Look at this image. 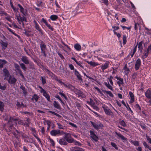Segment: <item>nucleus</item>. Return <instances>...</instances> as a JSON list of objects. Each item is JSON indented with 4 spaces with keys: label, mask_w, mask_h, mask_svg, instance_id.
<instances>
[{
    "label": "nucleus",
    "mask_w": 151,
    "mask_h": 151,
    "mask_svg": "<svg viewBox=\"0 0 151 151\" xmlns=\"http://www.w3.org/2000/svg\"><path fill=\"white\" fill-rule=\"evenodd\" d=\"M12 123H15L17 125L18 124H23V122L22 120H18L17 119L10 117L8 122V124L11 127L13 125V124Z\"/></svg>",
    "instance_id": "1"
},
{
    "label": "nucleus",
    "mask_w": 151,
    "mask_h": 151,
    "mask_svg": "<svg viewBox=\"0 0 151 151\" xmlns=\"http://www.w3.org/2000/svg\"><path fill=\"white\" fill-rule=\"evenodd\" d=\"M64 138L66 141L69 143H71L74 141V139L71 137V134L70 133H65Z\"/></svg>",
    "instance_id": "2"
},
{
    "label": "nucleus",
    "mask_w": 151,
    "mask_h": 151,
    "mask_svg": "<svg viewBox=\"0 0 151 151\" xmlns=\"http://www.w3.org/2000/svg\"><path fill=\"white\" fill-rule=\"evenodd\" d=\"M91 123L93 127L96 129L101 128L103 127V125L100 122H92L91 121Z\"/></svg>",
    "instance_id": "3"
},
{
    "label": "nucleus",
    "mask_w": 151,
    "mask_h": 151,
    "mask_svg": "<svg viewBox=\"0 0 151 151\" xmlns=\"http://www.w3.org/2000/svg\"><path fill=\"white\" fill-rule=\"evenodd\" d=\"M6 79L7 80L8 83L11 84H14L17 81V79L11 76Z\"/></svg>",
    "instance_id": "4"
},
{
    "label": "nucleus",
    "mask_w": 151,
    "mask_h": 151,
    "mask_svg": "<svg viewBox=\"0 0 151 151\" xmlns=\"http://www.w3.org/2000/svg\"><path fill=\"white\" fill-rule=\"evenodd\" d=\"M102 107L104 110L106 114L107 115H109L110 114L111 112V110L107 106L104 104H103L102 106Z\"/></svg>",
    "instance_id": "5"
},
{
    "label": "nucleus",
    "mask_w": 151,
    "mask_h": 151,
    "mask_svg": "<svg viewBox=\"0 0 151 151\" xmlns=\"http://www.w3.org/2000/svg\"><path fill=\"white\" fill-rule=\"evenodd\" d=\"M40 47L41 50V53L45 57L46 54H45V50L46 49V45L43 43H41L40 44Z\"/></svg>",
    "instance_id": "6"
},
{
    "label": "nucleus",
    "mask_w": 151,
    "mask_h": 151,
    "mask_svg": "<svg viewBox=\"0 0 151 151\" xmlns=\"http://www.w3.org/2000/svg\"><path fill=\"white\" fill-rule=\"evenodd\" d=\"M141 64V60L138 58L136 61L135 64V68L136 70H138Z\"/></svg>",
    "instance_id": "7"
},
{
    "label": "nucleus",
    "mask_w": 151,
    "mask_h": 151,
    "mask_svg": "<svg viewBox=\"0 0 151 151\" xmlns=\"http://www.w3.org/2000/svg\"><path fill=\"white\" fill-rule=\"evenodd\" d=\"M0 44L2 47V49L3 50L6 49L8 45L7 42L6 41L1 40L0 41Z\"/></svg>",
    "instance_id": "8"
},
{
    "label": "nucleus",
    "mask_w": 151,
    "mask_h": 151,
    "mask_svg": "<svg viewBox=\"0 0 151 151\" xmlns=\"http://www.w3.org/2000/svg\"><path fill=\"white\" fill-rule=\"evenodd\" d=\"M50 134L53 136H56L57 135H61V133L60 131L58 129L53 130L50 132Z\"/></svg>",
    "instance_id": "9"
},
{
    "label": "nucleus",
    "mask_w": 151,
    "mask_h": 151,
    "mask_svg": "<svg viewBox=\"0 0 151 151\" xmlns=\"http://www.w3.org/2000/svg\"><path fill=\"white\" fill-rule=\"evenodd\" d=\"M109 63L108 62L106 61L104 64H102L100 66L101 69L104 72L105 70L107 68L109 67Z\"/></svg>",
    "instance_id": "10"
},
{
    "label": "nucleus",
    "mask_w": 151,
    "mask_h": 151,
    "mask_svg": "<svg viewBox=\"0 0 151 151\" xmlns=\"http://www.w3.org/2000/svg\"><path fill=\"white\" fill-rule=\"evenodd\" d=\"M90 133L91 137L92 139L95 142L97 141L98 140L99 138L95 134L94 132L92 131H90Z\"/></svg>",
    "instance_id": "11"
},
{
    "label": "nucleus",
    "mask_w": 151,
    "mask_h": 151,
    "mask_svg": "<svg viewBox=\"0 0 151 151\" xmlns=\"http://www.w3.org/2000/svg\"><path fill=\"white\" fill-rule=\"evenodd\" d=\"M18 6L20 8V12L24 16H26L27 14V10L26 9H24L22 6L20 4H18Z\"/></svg>",
    "instance_id": "12"
},
{
    "label": "nucleus",
    "mask_w": 151,
    "mask_h": 151,
    "mask_svg": "<svg viewBox=\"0 0 151 151\" xmlns=\"http://www.w3.org/2000/svg\"><path fill=\"white\" fill-rule=\"evenodd\" d=\"M3 72L4 73V76H5L4 80L6 79L10 76L8 70L6 69H4L3 70Z\"/></svg>",
    "instance_id": "13"
},
{
    "label": "nucleus",
    "mask_w": 151,
    "mask_h": 151,
    "mask_svg": "<svg viewBox=\"0 0 151 151\" xmlns=\"http://www.w3.org/2000/svg\"><path fill=\"white\" fill-rule=\"evenodd\" d=\"M130 100L129 101L130 103H132L134 101V96L132 92L129 91V92Z\"/></svg>",
    "instance_id": "14"
},
{
    "label": "nucleus",
    "mask_w": 151,
    "mask_h": 151,
    "mask_svg": "<svg viewBox=\"0 0 151 151\" xmlns=\"http://www.w3.org/2000/svg\"><path fill=\"white\" fill-rule=\"evenodd\" d=\"M115 78L117 80H118V81L117 82V83L118 84L119 86V87H120L123 84V78L119 77L118 76H116Z\"/></svg>",
    "instance_id": "15"
},
{
    "label": "nucleus",
    "mask_w": 151,
    "mask_h": 151,
    "mask_svg": "<svg viewBox=\"0 0 151 151\" xmlns=\"http://www.w3.org/2000/svg\"><path fill=\"white\" fill-rule=\"evenodd\" d=\"M74 74L77 77L78 79L80 80H82L81 75L76 69H75L74 70Z\"/></svg>",
    "instance_id": "16"
},
{
    "label": "nucleus",
    "mask_w": 151,
    "mask_h": 151,
    "mask_svg": "<svg viewBox=\"0 0 151 151\" xmlns=\"http://www.w3.org/2000/svg\"><path fill=\"white\" fill-rule=\"evenodd\" d=\"M42 21L45 24V25L48 27V28L51 29L52 30H53V28L46 21L45 19L43 18L42 19Z\"/></svg>",
    "instance_id": "17"
},
{
    "label": "nucleus",
    "mask_w": 151,
    "mask_h": 151,
    "mask_svg": "<svg viewBox=\"0 0 151 151\" xmlns=\"http://www.w3.org/2000/svg\"><path fill=\"white\" fill-rule=\"evenodd\" d=\"M86 62L88 64L93 67H95L99 65L98 63L93 62L92 61H86Z\"/></svg>",
    "instance_id": "18"
},
{
    "label": "nucleus",
    "mask_w": 151,
    "mask_h": 151,
    "mask_svg": "<svg viewBox=\"0 0 151 151\" xmlns=\"http://www.w3.org/2000/svg\"><path fill=\"white\" fill-rule=\"evenodd\" d=\"M71 59L75 61L76 64L80 66L81 68L83 69L84 68V66L82 65V63L80 61H78L76 58L73 57H72L71 58Z\"/></svg>",
    "instance_id": "19"
},
{
    "label": "nucleus",
    "mask_w": 151,
    "mask_h": 151,
    "mask_svg": "<svg viewBox=\"0 0 151 151\" xmlns=\"http://www.w3.org/2000/svg\"><path fill=\"white\" fill-rule=\"evenodd\" d=\"M21 60L25 64H28L29 63V60L27 57L23 56L22 57Z\"/></svg>",
    "instance_id": "20"
},
{
    "label": "nucleus",
    "mask_w": 151,
    "mask_h": 151,
    "mask_svg": "<svg viewBox=\"0 0 151 151\" xmlns=\"http://www.w3.org/2000/svg\"><path fill=\"white\" fill-rule=\"evenodd\" d=\"M59 144L61 145H66L67 143L65 138H62L59 140Z\"/></svg>",
    "instance_id": "21"
},
{
    "label": "nucleus",
    "mask_w": 151,
    "mask_h": 151,
    "mask_svg": "<svg viewBox=\"0 0 151 151\" xmlns=\"http://www.w3.org/2000/svg\"><path fill=\"white\" fill-rule=\"evenodd\" d=\"M123 70H124V73L126 75H127L130 71V69L126 65L124 66Z\"/></svg>",
    "instance_id": "22"
},
{
    "label": "nucleus",
    "mask_w": 151,
    "mask_h": 151,
    "mask_svg": "<svg viewBox=\"0 0 151 151\" xmlns=\"http://www.w3.org/2000/svg\"><path fill=\"white\" fill-rule=\"evenodd\" d=\"M39 96L36 94H35L32 96L31 99V100L33 102H37L39 98Z\"/></svg>",
    "instance_id": "23"
},
{
    "label": "nucleus",
    "mask_w": 151,
    "mask_h": 151,
    "mask_svg": "<svg viewBox=\"0 0 151 151\" xmlns=\"http://www.w3.org/2000/svg\"><path fill=\"white\" fill-rule=\"evenodd\" d=\"M145 96L147 98L150 99L151 91L149 89H148L145 92Z\"/></svg>",
    "instance_id": "24"
},
{
    "label": "nucleus",
    "mask_w": 151,
    "mask_h": 151,
    "mask_svg": "<svg viewBox=\"0 0 151 151\" xmlns=\"http://www.w3.org/2000/svg\"><path fill=\"white\" fill-rule=\"evenodd\" d=\"M150 53L149 51L147 50H147H146L145 51L143 55L142 56V58L143 59H145L148 56V54Z\"/></svg>",
    "instance_id": "25"
},
{
    "label": "nucleus",
    "mask_w": 151,
    "mask_h": 151,
    "mask_svg": "<svg viewBox=\"0 0 151 151\" xmlns=\"http://www.w3.org/2000/svg\"><path fill=\"white\" fill-rule=\"evenodd\" d=\"M43 95L47 99L48 101L50 102H51V101L50 100V97L49 95L46 92L43 93Z\"/></svg>",
    "instance_id": "26"
},
{
    "label": "nucleus",
    "mask_w": 151,
    "mask_h": 151,
    "mask_svg": "<svg viewBox=\"0 0 151 151\" xmlns=\"http://www.w3.org/2000/svg\"><path fill=\"white\" fill-rule=\"evenodd\" d=\"M53 104L54 107L56 108L57 109H60V106L57 101H54Z\"/></svg>",
    "instance_id": "27"
},
{
    "label": "nucleus",
    "mask_w": 151,
    "mask_h": 151,
    "mask_svg": "<svg viewBox=\"0 0 151 151\" xmlns=\"http://www.w3.org/2000/svg\"><path fill=\"white\" fill-rule=\"evenodd\" d=\"M115 133L116 135L120 138H121L122 140H127V139L120 134L116 132Z\"/></svg>",
    "instance_id": "28"
},
{
    "label": "nucleus",
    "mask_w": 151,
    "mask_h": 151,
    "mask_svg": "<svg viewBox=\"0 0 151 151\" xmlns=\"http://www.w3.org/2000/svg\"><path fill=\"white\" fill-rule=\"evenodd\" d=\"M74 48L78 51H80L81 50V46L79 44H76L74 45Z\"/></svg>",
    "instance_id": "29"
},
{
    "label": "nucleus",
    "mask_w": 151,
    "mask_h": 151,
    "mask_svg": "<svg viewBox=\"0 0 151 151\" xmlns=\"http://www.w3.org/2000/svg\"><path fill=\"white\" fill-rule=\"evenodd\" d=\"M105 85L109 89L113 91V89L112 86L110 85L109 83H107L106 82H104Z\"/></svg>",
    "instance_id": "30"
},
{
    "label": "nucleus",
    "mask_w": 151,
    "mask_h": 151,
    "mask_svg": "<svg viewBox=\"0 0 151 151\" xmlns=\"http://www.w3.org/2000/svg\"><path fill=\"white\" fill-rule=\"evenodd\" d=\"M143 43L142 42H140L138 44V48L139 50L140 51V52H142L143 49L142 45Z\"/></svg>",
    "instance_id": "31"
},
{
    "label": "nucleus",
    "mask_w": 151,
    "mask_h": 151,
    "mask_svg": "<svg viewBox=\"0 0 151 151\" xmlns=\"http://www.w3.org/2000/svg\"><path fill=\"white\" fill-rule=\"evenodd\" d=\"M50 19L52 21H55L58 18L57 16L55 15H52L50 16Z\"/></svg>",
    "instance_id": "32"
},
{
    "label": "nucleus",
    "mask_w": 151,
    "mask_h": 151,
    "mask_svg": "<svg viewBox=\"0 0 151 151\" xmlns=\"http://www.w3.org/2000/svg\"><path fill=\"white\" fill-rule=\"evenodd\" d=\"M6 63V61L4 60H0V68L3 67V66Z\"/></svg>",
    "instance_id": "33"
},
{
    "label": "nucleus",
    "mask_w": 151,
    "mask_h": 151,
    "mask_svg": "<svg viewBox=\"0 0 151 151\" xmlns=\"http://www.w3.org/2000/svg\"><path fill=\"white\" fill-rule=\"evenodd\" d=\"M6 28L9 31V32H11L14 35L18 37H19V36L17 34L15 33L12 29H10L8 27H6Z\"/></svg>",
    "instance_id": "34"
},
{
    "label": "nucleus",
    "mask_w": 151,
    "mask_h": 151,
    "mask_svg": "<svg viewBox=\"0 0 151 151\" xmlns=\"http://www.w3.org/2000/svg\"><path fill=\"white\" fill-rule=\"evenodd\" d=\"M127 36L126 35H124L123 36V44L125 45L127 42Z\"/></svg>",
    "instance_id": "35"
},
{
    "label": "nucleus",
    "mask_w": 151,
    "mask_h": 151,
    "mask_svg": "<svg viewBox=\"0 0 151 151\" xmlns=\"http://www.w3.org/2000/svg\"><path fill=\"white\" fill-rule=\"evenodd\" d=\"M130 142L134 145L135 146H138L139 145V143L138 141H133V140H131L130 141Z\"/></svg>",
    "instance_id": "36"
},
{
    "label": "nucleus",
    "mask_w": 151,
    "mask_h": 151,
    "mask_svg": "<svg viewBox=\"0 0 151 151\" xmlns=\"http://www.w3.org/2000/svg\"><path fill=\"white\" fill-rule=\"evenodd\" d=\"M107 94L109 95V96L111 97H113L114 96L112 93L110 91H104Z\"/></svg>",
    "instance_id": "37"
},
{
    "label": "nucleus",
    "mask_w": 151,
    "mask_h": 151,
    "mask_svg": "<svg viewBox=\"0 0 151 151\" xmlns=\"http://www.w3.org/2000/svg\"><path fill=\"white\" fill-rule=\"evenodd\" d=\"M35 28L40 32V33L41 34H42V30L41 29L40 27L38 25L35 26Z\"/></svg>",
    "instance_id": "38"
},
{
    "label": "nucleus",
    "mask_w": 151,
    "mask_h": 151,
    "mask_svg": "<svg viewBox=\"0 0 151 151\" xmlns=\"http://www.w3.org/2000/svg\"><path fill=\"white\" fill-rule=\"evenodd\" d=\"M134 107L137 109L138 110H139V111H140L141 110V108L140 106H139V104H136L134 106Z\"/></svg>",
    "instance_id": "39"
},
{
    "label": "nucleus",
    "mask_w": 151,
    "mask_h": 151,
    "mask_svg": "<svg viewBox=\"0 0 151 151\" xmlns=\"http://www.w3.org/2000/svg\"><path fill=\"white\" fill-rule=\"evenodd\" d=\"M14 136L16 138H18L19 136V133L17 130H16L13 133Z\"/></svg>",
    "instance_id": "40"
},
{
    "label": "nucleus",
    "mask_w": 151,
    "mask_h": 151,
    "mask_svg": "<svg viewBox=\"0 0 151 151\" xmlns=\"http://www.w3.org/2000/svg\"><path fill=\"white\" fill-rule=\"evenodd\" d=\"M4 103L0 101V110L2 111L4 109Z\"/></svg>",
    "instance_id": "41"
},
{
    "label": "nucleus",
    "mask_w": 151,
    "mask_h": 151,
    "mask_svg": "<svg viewBox=\"0 0 151 151\" xmlns=\"http://www.w3.org/2000/svg\"><path fill=\"white\" fill-rule=\"evenodd\" d=\"M20 88L22 90L23 93L25 95L27 94V92L25 90V88L24 87L21 86L20 87Z\"/></svg>",
    "instance_id": "42"
},
{
    "label": "nucleus",
    "mask_w": 151,
    "mask_h": 151,
    "mask_svg": "<svg viewBox=\"0 0 151 151\" xmlns=\"http://www.w3.org/2000/svg\"><path fill=\"white\" fill-rule=\"evenodd\" d=\"M14 66L16 70H17V71H19L20 70L19 66L17 64L14 63Z\"/></svg>",
    "instance_id": "43"
},
{
    "label": "nucleus",
    "mask_w": 151,
    "mask_h": 151,
    "mask_svg": "<svg viewBox=\"0 0 151 151\" xmlns=\"http://www.w3.org/2000/svg\"><path fill=\"white\" fill-rule=\"evenodd\" d=\"M73 151H85L82 148L79 147L75 148Z\"/></svg>",
    "instance_id": "44"
},
{
    "label": "nucleus",
    "mask_w": 151,
    "mask_h": 151,
    "mask_svg": "<svg viewBox=\"0 0 151 151\" xmlns=\"http://www.w3.org/2000/svg\"><path fill=\"white\" fill-rule=\"evenodd\" d=\"M57 124L58 126V128L59 129H64V126H63V125L61 124L60 123H57Z\"/></svg>",
    "instance_id": "45"
},
{
    "label": "nucleus",
    "mask_w": 151,
    "mask_h": 151,
    "mask_svg": "<svg viewBox=\"0 0 151 151\" xmlns=\"http://www.w3.org/2000/svg\"><path fill=\"white\" fill-rule=\"evenodd\" d=\"M119 124L123 126L124 127H125L126 126V125L124 121L123 120H122L119 122Z\"/></svg>",
    "instance_id": "46"
},
{
    "label": "nucleus",
    "mask_w": 151,
    "mask_h": 151,
    "mask_svg": "<svg viewBox=\"0 0 151 151\" xmlns=\"http://www.w3.org/2000/svg\"><path fill=\"white\" fill-rule=\"evenodd\" d=\"M21 68L24 70H26L27 69V68L25 67V65L23 63L20 64Z\"/></svg>",
    "instance_id": "47"
},
{
    "label": "nucleus",
    "mask_w": 151,
    "mask_h": 151,
    "mask_svg": "<svg viewBox=\"0 0 151 151\" xmlns=\"http://www.w3.org/2000/svg\"><path fill=\"white\" fill-rule=\"evenodd\" d=\"M49 112L52 114H54V115H56L59 118H60L61 117L60 115L59 114L55 112H53L52 111H49Z\"/></svg>",
    "instance_id": "48"
},
{
    "label": "nucleus",
    "mask_w": 151,
    "mask_h": 151,
    "mask_svg": "<svg viewBox=\"0 0 151 151\" xmlns=\"http://www.w3.org/2000/svg\"><path fill=\"white\" fill-rule=\"evenodd\" d=\"M112 79H113V77L111 76H110L109 78V82L111 85H113V82L112 80Z\"/></svg>",
    "instance_id": "49"
},
{
    "label": "nucleus",
    "mask_w": 151,
    "mask_h": 151,
    "mask_svg": "<svg viewBox=\"0 0 151 151\" xmlns=\"http://www.w3.org/2000/svg\"><path fill=\"white\" fill-rule=\"evenodd\" d=\"M55 98L58 99L60 101L61 103L64 104V102L62 101L58 95H56L55 96Z\"/></svg>",
    "instance_id": "50"
},
{
    "label": "nucleus",
    "mask_w": 151,
    "mask_h": 151,
    "mask_svg": "<svg viewBox=\"0 0 151 151\" xmlns=\"http://www.w3.org/2000/svg\"><path fill=\"white\" fill-rule=\"evenodd\" d=\"M111 144L112 146L114 147L116 149H118V147H117L115 143L111 142Z\"/></svg>",
    "instance_id": "51"
},
{
    "label": "nucleus",
    "mask_w": 151,
    "mask_h": 151,
    "mask_svg": "<svg viewBox=\"0 0 151 151\" xmlns=\"http://www.w3.org/2000/svg\"><path fill=\"white\" fill-rule=\"evenodd\" d=\"M95 89L97 91V92L100 93V94H102V92L101 91V90L98 87H94Z\"/></svg>",
    "instance_id": "52"
},
{
    "label": "nucleus",
    "mask_w": 151,
    "mask_h": 151,
    "mask_svg": "<svg viewBox=\"0 0 151 151\" xmlns=\"http://www.w3.org/2000/svg\"><path fill=\"white\" fill-rule=\"evenodd\" d=\"M63 91H60L59 92V93L61 96H63L65 98V99H66V97L65 96V95L64 94V93H63Z\"/></svg>",
    "instance_id": "53"
},
{
    "label": "nucleus",
    "mask_w": 151,
    "mask_h": 151,
    "mask_svg": "<svg viewBox=\"0 0 151 151\" xmlns=\"http://www.w3.org/2000/svg\"><path fill=\"white\" fill-rule=\"evenodd\" d=\"M63 84L64 86L68 88H70L72 87L71 85L68 84H65V83H63Z\"/></svg>",
    "instance_id": "54"
},
{
    "label": "nucleus",
    "mask_w": 151,
    "mask_h": 151,
    "mask_svg": "<svg viewBox=\"0 0 151 151\" xmlns=\"http://www.w3.org/2000/svg\"><path fill=\"white\" fill-rule=\"evenodd\" d=\"M17 19L18 21V22H20L22 21L21 17L20 16L17 15L16 16Z\"/></svg>",
    "instance_id": "55"
},
{
    "label": "nucleus",
    "mask_w": 151,
    "mask_h": 151,
    "mask_svg": "<svg viewBox=\"0 0 151 151\" xmlns=\"http://www.w3.org/2000/svg\"><path fill=\"white\" fill-rule=\"evenodd\" d=\"M137 76V73H134L132 75V78L135 80V79L136 78Z\"/></svg>",
    "instance_id": "56"
},
{
    "label": "nucleus",
    "mask_w": 151,
    "mask_h": 151,
    "mask_svg": "<svg viewBox=\"0 0 151 151\" xmlns=\"http://www.w3.org/2000/svg\"><path fill=\"white\" fill-rule=\"evenodd\" d=\"M68 124L70 125H71L72 127H74V128H76L77 127V126L75 124L69 122Z\"/></svg>",
    "instance_id": "57"
},
{
    "label": "nucleus",
    "mask_w": 151,
    "mask_h": 151,
    "mask_svg": "<svg viewBox=\"0 0 151 151\" xmlns=\"http://www.w3.org/2000/svg\"><path fill=\"white\" fill-rule=\"evenodd\" d=\"M69 67L71 70H74V67L73 65L72 64H70L69 65Z\"/></svg>",
    "instance_id": "58"
},
{
    "label": "nucleus",
    "mask_w": 151,
    "mask_h": 151,
    "mask_svg": "<svg viewBox=\"0 0 151 151\" xmlns=\"http://www.w3.org/2000/svg\"><path fill=\"white\" fill-rule=\"evenodd\" d=\"M127 109L130 111L131 113H133V111L129 107V105L127 104V107H126Z\"/></svg>",
    "instance_id": "59"
},
{
    "label": "nucleus",
    "mask_w": 151,
    "mask_h": 151,
    "mask_svg": "<svg viewBox=\"0 0 151 151\" xmlns=\"http://www.w3.org/2000/svg\"><path fill=\"white\" fill-rule=\"evenodd\" d=\"M6 88V87L5 86H1L0 83V89L2 90H5Z\"/></svg>",
    "instance_id": "60"
},
{
    "label": "nucleus",
    "mask_w": 151,
    "mask_h": 151,
    "mask_svg": "<svg viewBox=\"0 0 151 151\" xmlns=\"http://www.w3.org/2000/svg\"><path fill=\"white\" fill-rule=\"evenodd\" d=\"M46 122L47 124V125H48V126H50V124H51L52 122L50 120H47L46 121Z\"/></svg>",
    "instance_id": "61"
},
{
    "label": "nucleus",
    "mask_w": 151,
    "mask_h": 151,
    "mask_svg": "<svg viewBox=\"0 0 151 151\" xmlns=\"http://www.w3.org/2000/svg\"><path fill=\"white\" fill-rule=\"evenodd\" d=\"M103 3L105 5L107 6L108 5V0H101Z\"/></svg>",
    "instance_id": "62"
},
{
    "label": "nucleus",
    "mask_w": 151,
    "mask_h": 151,
    "mask_svg": "<svg viewBox=\"0 0 151 151\" xmlns=\"http://www.w3.org/2000/svg\"><path fill=\"white\" fill-rule=\"evenodd\" d=\"M112 28H113V30H114L115 31V30L118 29H119V27H116V26H113L112 27Z\"/></svg>",
    "instance_id": "63"
},
{
    "label": "nucleus",
    "mask_w": 151,
    "mask_h": 151,
    "mask_svg": "<svg viewBox=\"0 0 151 151\" xmlns=\"http://www.w3.org/2000/svg\"><path fill=\"white\" fill-rule=\"evenodd\" d=\"M146 137L147 140L151 144V138L147 136H146Z\"/></svg>",
    "instance_id": "64"
}]
</instances>
